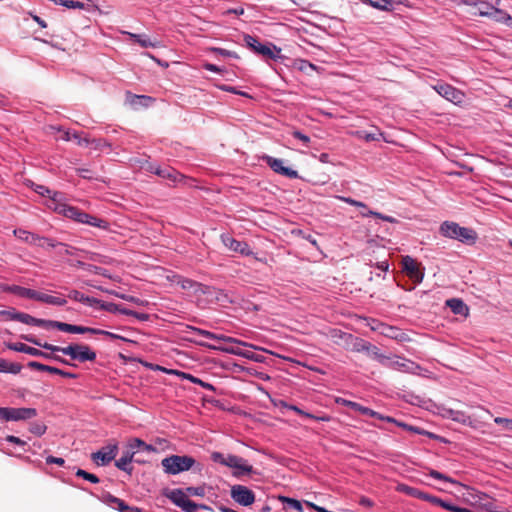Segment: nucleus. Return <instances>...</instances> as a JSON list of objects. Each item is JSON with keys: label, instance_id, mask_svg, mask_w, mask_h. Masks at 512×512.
<instances>
[{"label": "nucleus", "instance_id": "obj_34", "mask_svg": "<svg viewBox=\"0 0 512 512\" xmlns=\"http://www.w3.org/2000/svg\"><path fill=\"white\" fill-rule=\"evenodd\" d=\"M397 426L401 427L402 429L407 430L409 432L415 433V434L425 435L431 439H439L438 435H436L432 432L426 431L418 426L409 425V424H407L405 422H401V421H399V423H397Z\"/></svg>", "mask_w": 512, "mask_h": 512}, {"label": "nucleus", "instance_id": "obj_29", "mask_svg": "<svg viewBox=\"0 0 512 512\" xmlns=\"http://www.w3.org/2000/svg\"><path fill=\"white\" fill-rule=\"evenodd\" d=\"M446 305L451 309L454 314L458 315H467L469 308L463 302V300L459 298H451L446 301Z\"/></svg>", "mask_w": 512, "mask_h": 512}, {"label": "nucleus", "instance_id": "obj_57", "mask_svg": "<svg viewBox=\"0 0 512 512\" xmlns=\"http://www.w3.org/2000/svg\"><path fill=\"white\" fill-rule=\"evenodd\" d=\"M291 134L295 139L301 141L305 147H308L310 143V137L308 135L302 133L299 130H293Z\"/></svg>", "mask_w": 512, "mask_h": 512}, {"label": "nucleus", "instance_id": "obj_40", "mask_svg": "<svg viewBox=\"0 0 512 512\" xmlns=\"http://www.w3.org/2000/svg\"><path fill=\"white\" fill-rule=\"evenodd\" d=\"M361 215L363 217H376L378 219H381L382 221H385V222H388V223H396L397 220L392 217V216H388V215H384L382 213H379V212H376V211H373V210H370V209H364V211L361 212Z\"/></svg>", "mask_w": 512, "mask_h": 512}, {"label": "nucleus", "instance_id": "obj_13", "mask_svg": "<svg viewBox=\"0 0 512 512\" xmlns=\"http://www.w3.org/2000/svg\"><path fill=\"white\" fill-rule=\"evenodd\" d=\"M434 89L439 95L454 104H459L464 99V93L452 85L446 83L437 84L434 86Z\"/></svg>", "mask_w": 512, "mask_h": 512}, {"label": "nucleus", "instance_id": "obj_43", "mask_svg": "<svg viewBox=\"0 0 512 512\" xmlns=\"http://www.w3.org/2000/svg\"><path fill=\"white\" fill-rule=\"evenodd\" d=\"M180 508L184 512H197V509H204V510L210 509L207 505L197 504V503L191 501L189 498L184 502V504Z\"/></svg>", "mask_w": 512, "mask_h": 512}, {"label": "nucleus", "instance_id": "obj_35", "mask_svg": "<svg viewBox=\"0 0 512 512\" xmlns=\"http://www.w3.org/2000/svg\"><path fill=\"white\" fill-rule=\"evenodd\" d=\"M128 35L130 36V38L138 43L139 45H141L142 47L144 48H149V47H152V48H155V47H158L159 45V42L157 41H152L147 35L145 34H134V33H128Z\"/></svg>", "mask_w": 512, "mask_h": 512}, {"label": "nucleus", "instance_id": "obj_56", "mask_svg": "<svg viewBox=\"0 0 512 512\" xmlns=\"http://www.w3.org/2000/svg\"><path fill=\"white\" fill-rule=\"evenodd\" d=\"M40 239H41V243L44 244V247L43 248H56V247H59V246H65L64 243L62 242H58L52 238H48V237H41L40 236Z\"/></svg>", "mask_w": 512, "mask_h": 512}, {"label": "nucleus", "instance_id": "obj_16", "mask_svg": "<svg viewBox=\"0 0 512 512\" xmlns=\"http://www.w3.org/2000/svg\"><path fill=\"white\" fill-rule=\"evenodd\" d=\"M52 328L58 329L59 331L73 334H93L95 332V328L68 324L60 321L53 320Z\"/></svg>", "mask_w": 512, "mask_h": 512}, {"label": "nucleus", "instance_id": "obj_41", "mask_svg": "<svg viewBox=\"0 0 512 512\" xmlns=\"http://www.w3.org/2000/svg\"><path fill=\"white\" fill-rule=\"evenodd\" d=\"M394 2V0H372L370 6L380 11H391Z\"/></svg>", "mask_w": 512, "mask_h": 512}, {"label": "nucleus", "instance_id": "obj_54", "mask_svg": "<svg viewBox=\"0 0 512 512\" xmlns=\"http://www.w3.org/2000/svg\"><path fill=\"white\" fill-rule=\"evenodd\" d=\"M46 430V425L40 422L31 423L29 428V431L36 436H42L46 432Z\"/></svg>", "mask_w": 512, "mask_h": 512}, {"label": "nucleus", "instance_id": "obj_14", "mask_svg": "<svg viewBox=\"0 0 512 512\" xmlns=\"http://www.w3.org/2000/svg\"><path fill=\"white\" fill-rule=\"evenodd\" d=\"M28 367L31 368V369H34V370H38V371L48 372V373H51V374L60 375V376H62L64 378L76 379L78 377V375L75 374V373L68 372V371L59 369L57 367L45 365V364H42V363L37 362V361H30L28 363Z\"/></svg>", "mask_w": 512, "mask_h": 512}, {"label": "nucleus", "instance_id": "obj_58", "mask_svg": "<svg viewBox=\"0 0 512 512\" xmlns=\"http://www.w3.org/2000/svg\"><path fill=\"white\" fill-rule=\"evenodd\" d=\"M119 304L113 303V302H104L101 303V310L110 312V313H119L120 310Z\"/></svg>", "mask_w": 512, "mask_h": 512}, {"label": "nucleus", "instance_id": "obj_60", "mask_svg": "<svg viewBox=\"0 0 512 512\" xmlns=\"http://www.w3.org/2000/svg\"><path fill=\"white\" fill-rule=\"evenodd\" d=\"M296 233L319 250L317 240L312 234L306 233L303 230H298Z\"/></svg>", "mask_w": 512, "mask_h": 512}, {"label": "nucleus", "instance_id": "obj_33", "mask_svg": "<svg viewBox=\"0 0 512 512\" xmlns=\"http://www.w3.org/2000/svg\"><path fill=\"white\" fill-rule=\"evenodd\" d=\"M161 178L170 181L173 184L179 183L185 179V176L179 173L176 169L165 166L164 172L162 173Z\"/></svg>", "mask_w": 512, "mask_h": 512}, {"label": "nucleus", "instance_id": "obj_30", "mask_svg": "<svg viewBox=\"0 0 512 512\" xmlns=\"http://www.w3.org/2000/svg\"><path fill=\"white\" fill-rule=\"evenodd\" d=\"M397 489H398V491H400L408 496H411V497H414V498H417V499H420V500H423L426 502H427V498L429 496L428 493L423 492V491L419 490L418 488L408 486L406 484H400Z\"/></svg>", "mask_w": 512, "mask_h": 512}, {"label": "nucleus", "instance_id": "obj_18", "mask_svg": "<svg viewBox=\"0 0 512 512\" xmlns=\"http://www.w3.org/2000/svg\"><path fill=\"white\" fill-rule=\"evenodd\" d=\"M4 291L19 296L21 298H28L36 301H38L40 295V292L36 290L22 287L19 285H7L4 288Z\"/></svg>", "mask_w": 512, "mask_h": 512}, {"label": "nucleus", "instance_id": "obj_28", "mask_svg": "<svg viewBox=\"0 0 512 512\" xmlns=\"http://www.w3.org/2000/svg\"><path fill=\"white\" fill-rule=\"evenodd\" d=\"M7 348L16 352H21L25 354H29L31 356L37 357V355H42L41 350L28 346L21 342L16 343H8Z\"/></svg>", "mask_w": 512, "mask_h": 512}, {"label": "nucleus", "instance_id": "obj_20", "mask_svg": "<svg viewBox=\"0 0 512 512\" xmlns=\"http://www.w3.org/2000/svg\"><path fill=\"white\" fill-rule=\"evenodd\" d=\"M136 454L135 450H129L128 448L122 453V456L115 461V466L129 475L133 472V467L130 465Z\"/></svg>", "mask_w": 512, "mask_h": 512}, {"label": "nucleus", "instance_id": "obj_50", "mask_svg": "<svg viewBox=\"0 0 512 512\" xmlns=\"http://www.w3.org/2000/svg\"><path fill=\"white\" fill-rule=\"evenodd\" d=\"M21 338L27 342H30V343H32L36 346H39L41 348H44L46 350H48L47 347H57L56 345H53V344H50L47 342L42 343L39 339L35 338L32 335H22Z\"/></svg>", "mask_w": 512, "mask_h": 512}, {"label": "nucleus", "instance_id": "obj_39", "mask_svg": "<svg viewBox=\"0 0 512 512\" xmlns=\"http://www.w3.org/2000/svg\"><path fill=\"white\" fill-rule=\"evenodd\" d=\"M277 499L283 503V504H287V506L291 509H294L298 512H302L303 511V507H302V504L299 500L297 499H294V498H290V497H287V496H284V495H279L277 497Z\"/></svg>", "mask_w": 512, "mask_h": 512}, {"label": "nucleus", "instance_id": "obj_19", "mask_svg": "<svg viewBox=\"0 0 512 512\" xmlns=\"http://www.w3.org/2000/svg\"><path fill=\"white\" fill-rule=\"evenodd\" d=\"M17 321L26 325L38 326L45 329H51L53 325V320L36 318L24 312L18 313Z\"/></svg>", "mask_w": 512, "mask_h": 512}, {"label": "nucleus", "instance_id": "obj_4", "mask_svg": "<svg viewBox=\"0 0 512 512\" xmlns=\"http://www.w3.org/2000/svg\"><path fill=\"white\" fill-rule=\"evenodd\" d=\"M244 42L254 53L267 59L277 60L278 58H281V49L272 43L263 44L259 42L256 37L249 34L244 36Z\"/></svg>", "mask_w": 512, "mask_h": 512}, {"label": "nucleus", "instance_id": "obj_21", "mask_svg": "<svg viewBox=\"0 0 512 512\" xmlns=\"http://www.w3.org/2000/svg\"><path fill=\"white\" fill-rule=\"evenodd\" d=\"M345 348L351 349L354 352H365L368 351L370 342L363 338L356 337L353 335H345Z\"/></svg>", "mask_w": 512, "mask_h": 512}, {"label": "nucleus", "instance_id": "obj_46", "mask_svg": "<svg viewBox=\"0 0 512 512\" xmlns=\"http://www.w3.org/2000/svg\"><path fill=\"white\" fill-rule=\"evenodd\" d=\"M93 335H103V336L108 337L110 339H117V340H122L124 342H131V340H129L128 338H126L124 336H121L119 334H116V333H113V332H110V331H107V330H102V329H99V328H95V332L93 333Z\"/></svg>", "mask_w": 512, "mask_h": 512}, {"label": "nucleus", "instance_id": "obj_2", "mask_svg": "<svg viewBox=\"0 0 512 512\" xmlns=\"http://www.w3.org/2000/svg\"><path fill=\"white\" fill-rule=\"evenodd\" d=\"M196 460L189 455H169L162 459L161 466L168 475H177L194 467Z\"/></svg>", "mask_w": 512, "mask_h": 512}, {"label": "nucleus", "instance_id": "obj_52", "mask_svg": "<svg viewBox=\"0 0 512 512\" xmlns=\"http://www.w3.org/2000/svg\"><path fill=\"white\" fill-rule=\"evenodd\" d=\"M85 254H86V258L91 261H96V262H99L102 264H110L111 263V259L107 256L99 255L97 253L88 252V251L85 252Z\"/></svg>", "mask_w": 512, "mask_h": 512}, {"label": "nucleus", "instance_id": "obj_45", "mask_svg": "<svg viewBox=\"0 0 512 512\" xmlns=\"http://www.w3.org/2000/svg\"><path fill=\"white\" fill-rule=\"evenodd\" d=\"M428 475L434 479L449 482L454 485H461L457 480L437 471L434 469H430Z\"/></svg>", "mask_w": 512, "mask_h": 512}, {"label": "nucleus", "instance_id": "obj_10", "mask_svg": "<svg viewBox=\"0 0 512 512\" xmlns=\"http://www.w3.org/2000/svg\"><path fill=\"white\" fill-rule=\"evenodd\" d=\"M118 452V444L110 443L98 451L92 453L91 459L98 466L108 465L117 455Z\"/></svg>", "mask_w": 512, "mask_h": 512}, {"label": "nucleus", "instance_id": "obj_64", "mask_svg": "<svg viewBox=\"0 0 512 512\" xmlns=\"http://www.w3.org/2000/svg\"><path fill=\"white\" fill-rule=\"evenodd\" d=\"M494 422L498 425L504 426L506 430L512 431V419L496 417Z\"/></svg>", "mask_w": 512, "mask_h": 512}, {"label": "nucleus", "instance_id": "obj_32", "mask_svg": "<svg viewBox=\"0 0 512 512\" xmlns=\"http://www.w3.org/2000/svg\"><path fill=\"white\" fill-rule=\"evenodd\" d=\"M84 217L85 218H83V221L81 222L82 224H87V225H90V226H93V227H98V228L103 229V230H107L109 228L108 221H106L104 219L95 217V216H93L91 214H88L86 212L84 214Z\"/></svg>", "mask_w": 512, "mask_h": 512}, {"label": "nucleus", "instance_id": "obj_55", "mask_svg": "<svg viewBox=\"0 0 512 512\" xmlns=\"http://www.w3.org/2000/svg\"><path fill=\"white\" fill-rule=\"evenodd\" d=\"M143 445H144V441L143 440H141L139 438H132L128 442L127 448L129 450H135L136 453H137L138 451H142Z\"/></svg>", "mask_w": 512, "mask_h": 512}, {"label": "nucleus", "instance_id": "obj_22", "mask_svg": "<svg viewBox=\"0 0 512 512\" xmlns=\"http://www.w3.org/2000/svg\"><path fill=\"white\" fill-rule=\"evenodd\" d=\"M241 458L242 457L233 454L224 455L221 452H213L211 454V459L215 463H219L230 468H235L237 464L241 462Z\"/></svg>", "mask_w": 512, "mask_h": 512}, {"label": "nucleus", "instance_id": "obj_7", "mask_svg": "<svg viewBox=\"0 0 512 512\" xmlns=\"http://www.w3.org/2000/svg\"><path fill=\"white\" fill-rule=\"evenodd\" d=\"M261 159L277 174L286 176L289 179L299 178L296 170L284 166V161L269 155H263Z\"/></svg>", "mask_w": 512, "mask_h": 512}, {"label": "nucleus", "instance_id": "obj_15", "mask_svg": "<svg viewBox=\"0 0 512 512\" xmlns=\"http://www.w3.org/2000/svg\"><path fill=\"white\" fill-rule=\"evenodd\" d=\"M52 328L58 329L59 331L73 334H93L95 332V328L68 324L60 321L53 320Z\"/></svg>", "mask_w": 512, "mask_h": 512}, {"label": "nucleus", "instance_id": "obj_8", "mask_svg": "<svg viewBox=\"0 0 512 512\" xmlns=\"http://www.w3.org/2000/svg\"><path fill=\"white\" fill-rule=\"evenodd\" d=\"M230 495L236 503L242 506H250L255 502V493L244 485H233Z\"/></svg>", "mask_w": 512, "mask_h": 512}, {"label": "nucleus", "instance_id": "obj_6", "mask_svg": "<svg viewBox=\"0 0 512 512\" xmlns=\"http://www.w3.org/2000/svg\"><path fill=\"white\" fill-rule=\"evenodd\" d=\"M37 416L35 408H14V407H0V419L3 421H23L32 419Z\"/></svg>", "mask_w": 512, "mask_h": 512}, {"label": "nucleus", "instance_id": "obj_63", "mask_svg": "<svg viewBox=\"0 0 512 512\" xmlns=\"http://www.w3.org/2000/svg\"><path fill=\"white\" fill-rule=\"evenodd\" d=\"M218 88L222 91H225V92H230V93H233V94H238V95H241V96H244V97H250L246 92H242V91H239L236 89V87H233V86H229V85H219Z\"/></svg>", "mask_w": 512, "mask_h": 512}, {"label": "nucleus", "instance_id": "obj_51", "mask_svg": "<svg viewBox=\"0 0 512 512\" xmlns=\"http://www.w3.org/2000/svg\"><path fill=\"white\" fill-rule=\"evenodd\" d=\"M87 271L90 272V273L96 274V275H101L103 277L112 279V276L109 273V271L107 269H105V268L100 267V266H96V265L90 264L87 267Z\"/></svg>", "mask_w": 512, "mask_h": 512}, {"label": "nucleus", "instance_id": "obj_9", "mask_svg": "<svg viewBox=\"0 0 512 512\" xmlns=\"http://www.w3.org/2000/svg\"><path fill=\"white\" fill-rule=\"evenodd\" d=\"M402 269L415 284L423 281L424 270L420 268L419 264L411 256L406 255L402 258Z\"/></svg>", "mask_w": 512, "mask_h": 512}, {"label": "nucleus", "instance_id": "obj_48", "mask_svg": "<svg viewBox=\"0 0 512 512\" xmlns=\"http://www.w3.org/2000/svg\"><path fill=\"white\" fill-rule=\"evenodd\" d=\"M427 502L435 504V505H439V506H441L444 509L449 510V511H452V509L454 507L453 504H451L449 502H446L443 499H441L439 497H436L434 495H431V494H429V496L427 498Z\"/></svg>", "mask_w": 512, "mask_h": 512}, {"label": "nucleus", "instance_id": "obj_5", "mask_svg": "<svg viewBox=\"0 0 512 512\" xmlns=\"http://www.w3.org/2000/svg\"><path fill=\"white\" fill-rule=\"evenodd\" d=\"M383 366L392 370L413 375H423V371L427 372V370L420 366L418 363L396 355L393 357L388 356Z\"/></svg>", "mask_w": 512, "mask_h": 512}, {"label": "nucleus", "instance_id": "obj_49", "mask_svg": "<svg viewBox=\"0 0 512 512\" xmlns=\"http://www.w3.org/2000/svg\"><path fill=\"white\" fill-rule=\"evenodd\" d=\"M76 476L77 477H81L93 484H97L100 482V479L98 478V476H96L95 474H92V473H89L83 469H77L76 471Z\"/></svg>", "mask_w": 512, "mask_h": 512}, {"label": "nucleus", "instance_id": "obj_31", "mask_svg": "<svg viewBox=\"0 0 512 512\" xmlns=\"http://www.w3.org/2000/svg\"><path fill=\"white\" fill-rule=\"evenodd\" d=\"M173 373L175 375L181 377L182 379H187L194 384L200 385L201 387H203L206 390L215 391V387L212 384L205 382V381L201 380L200 378H197L189 373H185L182 371H173Z\"/></svg>", "mask_w": 512, "mask_h": 512}, {"label": "nucleus", "instance_id": "obj_3", "mask_svg": "<svg viewBox=\"0 0 512 512\" xmlns=\"http://www.w3.org/2000/svg\"><path fill=\"white\" fill-rule=\"evenodd\" d=\"M49 351L61 352L64 355L70 356L72 360L79 362H93L96 360V352L93 351L88 345L84 344H70L66 347H47Z\"/></svg>", "mask_w": 512, "mask_h": 512}, {"label": "nucleus", "instance_id": "obj_26", "mask_svg": "<svg viewBox=\"0 0 512 512\" xmlns=\"http://www.w3.org/2000/svg\"><path fill=\"white\" fill-rule=\"evenodd\" d=\"M482 6L486 7V10H482L480 8V15L481 16H489L492 19H494L497 22L503 23L505 21V18L507 16V12L497 9L494 6L488 4V3H480Z\"/></svg>", "mask_w": 512, "mask_h": 512}, {"label": "nucleus", "instance_id": "obj_61", "mask_svg": "<svg viewBox=\"0 0 512 512\" xmlns=\"http://www.w3.org/2000/svg\"><path fill=\"white\" fill-rule=\"evenodd\" d=\"M186 492L191 496L203 497V496H205V487L204 486L187 487Z\"/></svg>", "mask_w": 512, "mask_h": 512}, {"label": "nucleus", "instance_id": "obj_38", "mask_svg": "<svg viewBox=\"0 0 512 512\" xmlns=\"http://www.w3.org/2000/svg\"><path fill=\"white\" fill-rule=\"evenodd\" d=\"M367 355L377 360L382 366L384 365L388 356L382 354L379 348L373 344H369L368 351H366Z\"/></svg>", "mask_w": 512, "mask_h": 512}, {"label": "nucleus", "instance_id": "obj_47", "mask_svg": "<svg viewBox=\"0 0 512 512\" xmlns=\"http://www.w3.org/2000/svg\"><path fill=\"white\" fill-rule=\"evenodd\" d=\"M90 146L95 150H104L106 148L111 149L112 144L104 138H97L91 139Z\"/></svg>", "mask_w": 512, "mask_h": 512}, {"label": "nucleus", "instance_id": "obj_59", "mask_svg": "<svg viewBox=\"0 0 512 512\" xmlns=\"http://www.w3.org/2000/svg\"><path fill=\"white\" fill-rule=\"evenodd\" d=\"M19 311H16L14 308L9 310H0V316L4 317L7 320L17 321Z\"/></svg>", "mask_w": 512, "mask_h": 512}, {"label": "nucleus", "instance_id": "obj_23", "mask_svg": "<svg viewBox=\"0 0 512 512\" xmlns=\"http://www.w3.org/2000/svg\"><path fill=\"white\" fill-rule=\"evenodd\" d=\"M162 495L164 497L168 498L174 505H176L179 508L188 499L185 492L180 488H176V489L165 488L162 490Z\"/></svg>", "mask_w": 512, "mask_h": 512}, {"label": "nucleus", "instance_id": "obj_25", "mask_svg": "<svg viewBox=\"0 0 512 512\" xmlns=\"http://www.w3.org/2000/svg\"><path fill=\"white\" fill-rule=\"evenodd\" d=\"M13 233L18 239H20L30 245L38 246L41 248L44 247V244L41 243L40 236L35 233L29 232L24 229H15L13 231Z\"/></svg>", "mask_w": 512, "mask_h": 512}, {"label": "nucleus", "instance_id": "obj_53", "mask_svg": "<svg viewBox=\"0 0 512 512\" xmlns=\"http://www.w3.org/2000/svg\"><path fill=\"white\" fill-rule=\"evenodd\" d=\"M20 371V366L15 364H8V362L2 358H0V372H10V373H18Z\"/></svg>", "mask_w": 512, "mask_h": 512}, {"label": "nucleus", "instance_id": "obj_24", "mask_svg": "<svg viewBox=\"0 0 512 512\" xmlns=\"http://www.w3.org/2000/svg\"><path fill=\"white\" fill-rule=\"evenodd\" d=\"M336 403L337 404H340L342 406H345V407H348L362 415H367V416H375L377 415V412L370 409L369 407H365V406H362L361 404L357 403V402H354V401H351V400H347V399H344V398H337L336 399Z\"/></svg>", "mask_w": 512, "mask_h": 512}, {"label": "nucleus", "instance_id": "obj_12", "mask_svg": "<svg viewBox=\"0 0 512 512\" xmlns=\"http://www.w3.org/2000/svg\"><path fill=\"white\" fill-rule=\"evenodd\" d=\"M50 208L58 214L63 215L66 218L72 219L78 223L83 221L84 211H81L79 208L70 206L62 201L56 203V206H50Z\"/></svg>", "mask_w": 512, "mask_h": 512}, {"label": "nucleus", "instance_id": "obj_1", "mask_svg": "<svg viewBox=\"0 0 512 512\" xmlns=\"http://www.w3.org/2000/svg\"><path fill=\"white\" fill-rule=\"evenodd\" d=\"M439 232L443 237L458 240L465 244H474L477 240V233L473 229L461 227L453 221H444L439 227Z\"/></svg>", "mask_w": 512, "mask_h": 512}, {"label": "nucleus", "instance_id": "obj_42", "mask_svg": "<svg viewBox=\"0 0 512 512\" xmlns=\"http://www.w3.org/2000/svg\"><path fill=\"white\" fill-rule=\"evenodd\" d=\"M381 328V333L385 336L391 337V338H397L399 330L395 327L388 326L382 323H378L376 327H372L373 330H379Z\"/></svg>", "mask_w": 512, "mask_h": 512}, {"label": "nucleus", "instance_id": "obj_11", "mask_svg": "<svg viewBox=\"0 0 512 512\" xmlns=\"http://www.w3.org/2000/svg\"><path fill=\"white\" fill-rule=\"evenodd\" d=\"M221 241L226 248L233 252L239 253L244 256H249L253 254L247 242L239 241L228 233H224L221 235Z\"/></svg>", "mask_w": 512, "mask_h": 512}, {"label": "nucleus", "instance_id": "obj_27", "mask_svg": "<svg viewBox=\"0 0 512 512\" xmlns=\"http://www.w3.org/2000/svg\"><path fill=\"white\" fill-rule=\"evenodd\" d=\"M283 405L287 409H289L291 411H294L298 415H300L302 417H305L307 419H312V420L320 421V422H329L331 420V417L329 415H327V414L314 415L312 413H309V412H306V411L302 410L301 408H299L298 406L293 405V404L283 403Z\"/></svg>", "mask_w": 512, "mask_h": 512}, {"label": "nucleus", "instance_id": "obj_44", "mask_svg": "<svg viewBox=\"0 0 512 512\" xmlns=\"http://www.w3.org/2000/svg\"><path fill=\"white\" fill-rule=\"evenodd\" d=\"M209 52L213 53L216 56H222V57L234 58V59L240 58L236 52L227 50L224 48H220V47H210Z\"/></svg>", "mask_w": 512, "mask_h": 512}, {"label": "nucleus", "instance_id": "obj_17", "mask_svg": "<svg viewBox=\"0 0 512 512\" xmlns=\"http://www.w3.org/2000/svg\"><path fill=\"white\" fill-rule=\"evenodd\" d=\"M32 188L37 194L43 197H48L50 199L51 204L49 205V207L56 206V203H59L64 199V195L62 192L50 190L48 187L44 185L33 183Z\"/></svg>", "mask_w": 512, "mask_h": 512}, {"label": "nucleus", "instance_id": "obj_37", "mask_svg": "<svg viewBox=\"0 0 512 512\" xmlns=\"http://www.w3.org/2000/svg\"><path fill=\"white\" fill-rule=\"evenodd\" d=\"M233 476L239 478L246 474H251L253 472V467L247 463V460L241 458V462L237 464L235 468H233Z\"/></svg>", "mask_w": 512, "mask_h": 512}, {"label": "nucleus", "instance_id": "obj_62", "mask_svg": "<svg viewBox=\"0 0 512 512\" xmlns=\"http://www.w3.org/2000/svg\"><path fill=\"white\" fill-rule=\"evenodd\" d=\"M68 298L84 304V301L86 300V295H84L78 290L73 289L68 293Z\"/></svg>", "mask_w": 512, "mask_h": 512}, {"label": "nucleus", "instance_id": "obj_36", "mask_svg": "<svg viewBox=\"0 0 512 512\" xmlns=\"http://www.w3.org/2000/svg\"><path fill=\"white\" fill-rule=\"evenodd\" d=\"M38 301L54 306H64L67 303V300L63 297L52 296L42 292H40Z\"/></svg>", "mask_w": 512, "mask_h": 512}]
</instances>
